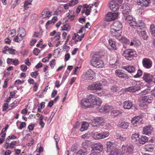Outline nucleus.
<instances>
[{
    "label": "nucleus",
    "instance_id": "13d9d810",
    "mask_svg": "<svg viewBox=\"0 0 155 155\" xmlns=\"http://www.w3.org/2000/svg\"><path fill=\"white\" fill-rule=\"evenodd\" d=\"M77 144H74L72 146L71 151L73 152H75L77 150Z\"/></svg>",
    "mask_w": 155,
    "mask_h": 155
},
{
    "label": "nucleus",
    "instance_id": "4468645a",
    "mask_svg": "<svg viewBox=\"0 0 155 155\" xmlns=\"http://www.w3.org/2000/svg\"><path fill=\"white\" fill-rule=\"evenodd\" d=\"M121 11L124 15H128L130 12V9L128 4H124L121 8Z\"/></svg>",
    "mask_w": 155,
    "mask_h": 155
},
{
    "label": "nucleus",
    "instance_id": "6e6552de",
    "mask_svg": "<svg viewBox=\"0 0 155 155\" xmlns=\"http://www.w3.org/2000/svg\"><path fill=\"white\" fill-rule=\"evenodd\" d=\"M142 117L140 116H136L133 118L131 120V122L134 127L141 124L143 123Z\"/></svg>",
    "mask_w": 155,
    "mask_h": 155
},
{
    "label": "nucleus",
    "instance_id": "37998d69",
    "mask_svg": "<svg viewBox=\"0 0 155 155\" xmlns=\"http://www.w3.org/2000/svg\"><path fill=\"white\" fill-rule=\"evenodd\" d=\"M31 3L30 2H29L28 1H25V2L24 7L25 9H27L29 8L28 5H31Z\"/></svg>",
    "mask_w": 155,
    "mask_h": 155
},
{
    "label": "nucleus",
    "instance_id": "3c124183",
    "mask_svg": "<svg viewBox=\"0 0 155 155\" xmlns=\"http://www.w3.org/2000/svg\"><path fill=\"white\" fill-rule=\"evenodd\" d=\"M17 137L14 135H12L8 136V137L6 138V141L7 142L8 141H9L10 139L14 140L17 139Z\"/></svg>",
    "mask_w": 155,
    "mask_h": 155
},
{
    "label": "nucleus",
    "instance_id": "20e7f679",
    "mask_svg": "<svg viewBox=\"0 0 155 155\" xmlns=\"http://www.w3.org/2000/svg\"><path fill=\"white\" fill-rule=\"evenodd\" d=\"M123 0H113L110 3L109 7L113 12L117 11L119 8V6L122 4Z\"/></svg>",
    "mask_w": 155,
    "mask_h": 155
},
{
    "label": "nucleus",
    "instance_id": "a18cd8bd",
    "mask_svg": "<svg viewBox=\"0 0 155 155\" xmlns=\"http://www.w3.org/2000/svg\"><path fill=\"white\" fill-rule=\"evenodd\" d=\"M78 3V0H72L71 2L68 3L70 4V7H73Z\"/></svg>",
    "mask_w": 155,
    "mask_h": 155
},
{
    "label": "nucleus",
    "instance_id": "680f3d73",
    "mask_svg": "<svg viewBox=\"0 0 155 155\" xmlns=\"http://www.w3.org/2000/svg\"><path fill=\"white\" fill-rule=\"evenodd\" d=\"M69 25L68 24L64 25L63 27H62V30L63 31H68Z\"/></svg>",
    "mask_w": 155,
    "mask_h": 155
},
{
    "label": "nucleus",
    "instance_id": "a211bd4d",
    "mask_svg": "<svg viewBox=\"0 0 155 155\" xmlns=\"http://www.w3.org/2000/svg\"><path fill=\"white\" fill-rule=\"evenodd\" d=\"M122 25L121 22L116 21L114 22L110 27V28L116 29H122Z\"/></svg>",
    "mask_w": 155,
    "mask_h": 155
},
{
    "label": "nucleus",
    "instance_id": "9b49d317",
    "mask_svg": "<svg viewBox=\"0 0 155 155\" xmlns=\"http://www.w3.org/2000/svg\"><path fill=\"white\" fill-rule=\"evenodd\" d=\"M115 74L117 76L126 80L129 79V77L127 74L125 73L120 70H116L115 71Z\"/></svg>",
    "mask_w": 155,
    "mask_h": 155
},
{
    "label": "nucleus",
    "instance_id": "7c9ffc66",
    "mask_svg": "<svg viewBox=\"0 0 155 155\" xmlns=\"http://www.w3.org/2000/svg\"><path fill=\"white\" fill-rule=\"evenodd\" d=\"M148 140V138L147 137L145 136H142L140 138L139 143L141 144H144L147 142Z\"/></svg>",
    "mask_w": 155,
    "mask_h": 155
},
{
    "label": "nucleus",
    "instance_id": "4c0bfd02",
    "mask_svg": "<svg viewBox=\"0 0 155 155\" xmlns=\"http://www.w3.org/2000/svg\"><path fill=\"white\" fill-rule=\"evenodd\" d=\"M87 125L88 124L87 123L84 122L82 124L81 127L80 129V130L83 132L87 130Z\"/></svg>",
    "mask_w": 155,
    "mask_h": 155
},
{
    "label": "nucleus",
    "instance_id": "bf43d9fd",
    "mask_svg": "<svg viewBox=\"0 0 155 155\" xmlns=\"http://www.w3.org/2000/svg\"><path fill=\"white\" fill-rule=\"evenodd\" d=\"M35 127V125L34 124H30L29 125L28 127V128L30 130L29 131L33 130L34 129Z\"/></svg>",
    "mask_w": 155,
    "mask_h": 155
},
{
    "label": "nucleus",
    "instance_id": "c756f323",
    "mask_svg": "<svg viewBox=\"0 0 155 155\" xmlns=\"http://www.w3.org/2000/svg\"><path fill=\"white\" fill-rule=\"evenodd\" d=\"M129 126V123L126 121L122 122L118 124L119 127L124 129H127Z\"/></svg>",
    "mask_w": 155,
    "mask_h": 155
},
{
    "label": "nucleus",
    "instance_id": "58836bf2",
    "mask_svg": "<svg viewBox=\"0 0 155 155\" xmlns=\"http://www.w3.org/2000/svg\"><path fill=\"white\" fill-rule=\"evenodd\" d=\"M87 152L86 150H80L77 152L76 155H87Z\"/></svg>",
    "mask_w": 155,
    "mask_h": 155
},
{
    "label": "nucleus",
    "instance_id": "b1692460",
    "mask_svg": "<svg viewBox=\"0 0 155 155\" xmlns=\"http://www.w3.org/2000/svg\"><path fill=\"white\" fill-rule=\"evenodd\" d=\"M123 68L130 73H134L135 71V68L133 66L127 65L123 67Z\"/></svg>",
    "mask_w": 155,
    "mask_h": 155
},
{
    "label": "nucleus",
    "instance_id": "c9c22d12",
    "mask_svg": "<svg viewBox=\"0 0 155 155\" xmlns=\"http://www.w3.org/2000/svg\"><path fill=\"white\" fill-rule=\"evenodd\" d=\"M121 114H122V112L119 110H115L111 111V115L112 116L115 117Z\"/></svg>",
    "mask_w": 155,
    "mask_h": 155
},
{
    "label": "nucleus",
    "instance_id": "864d4df0",
    "mask_svg": "<svg viewBox=\"0 0 155 155\" xmlns=\"http://www.w3.org/2000/svg\"><path fill=\"white\" fill-rule=\"evenodd\" d=\"M38 74V71H36L35 72H32L31 74V75L32 77L34 78H36Z\"/></svg>",
    "mask_w": 155,
    "mask_h": 155
},
{
    "label": "nucleus",
    "instance_id": "4d7b16f0",
    "mask_svg": "<svg viewBox=\"0 0 155 155\" xmlns=\"http://www.w3.org/2000/svg\"><path fill=\"white\" fill-rule=\"evenodd\" d=\"M23 39H21L18 36H16L13 39V41L15 42L20 43Z\"/></svg>",
    "mask_w": 155,
    "mask_h": 155
},
{
    "label": "nucleus",
    "instance_id": "9d476101",
    "mask_svg": "<svg viewBox=\"0 0 155 155\" xmlns=\"http://www.w3.org/2000/svg\"><path fill=\"white\" fill-rule=\"evenodd\" d=\"M104 119L102 117H98L93 120L92 122L93 126L98 127L103 125L104 122Z\"/></svg>",
    "mask_w": 155,
    "mask_h": 155
},
{
    "label": "nucleus",
    "instance_id": "aec40b11",
    "mask_svg": "<svg viewBox=\"0 0 155 155\" xmlns=\"http://www.w3.org/2000/svg\"><path fill=\"white\" fill-rule=\"evenodd\" d=\"M84 34H82L81 35L79 36L77 33H75L72 37V39L75 41L76 44L77 42L78 41H81L84 37Z\"/></svg>",
    "mask_w": 155,
    "mask_h": 155
},
{
    "label": "nucleus",
    "instance_id": "09e8293b",
    "mask_svg": "<svg viewBox=\"0 0 155 155\" xmlns=\"http://www.w3.org/2000/svg\"><path fill=\"white\" fill-rule=\"evenodd\" d=\"M124 17L125 18L126 20L127 21H132V17L129 14L124 15Z\"/></svg>",
    "mask_w": 155,
    "mask_h": 155
},
{
    "label": "nucleus",
    "instance_id": "2eb2a0df",
    "mask_svg": "<svg viewBox=\"0 0 155 155\" xmlns=\"http://www.w3.org/2000/svg\"><path fill=\"white\" fill-rule=\"evenodd\" d=\"M153 128L150 126H147L143 127L142 133L143 134L149 136L151 134Z\"/></svg>",
    "mask_w": 155,
    "mask_h": 155
},
{
    "label": "nucleus",
    "instance_id": "cd10ccee",
    "mask_svg": "<svg viewBox=\"0 0 155 155\" xmlns=\"http://www.w3.org/2000/svg\"><path fill=\"white\" fill-rule=\"evenodd\" d=\"M111 109L110 107L108 105H105L99 109V111L101 113H105L108 112Z\"/></svg>",
    "mask_w": 155,
    "mask_h": 155
},
{
    "label": "nucleus",
    "instance_id": "de8ad7c7",
    "mask_svg": "<svg viewBox=\"0 0 155 155\" xmlns=\"http://www.w3.org/2000/svg\"><path fill=\"white\" fill-rule=\"evenodd\" d=\"M56 64L55 60L54 59L52 60L49 62V64L51 69H53Z\"/></svg>",
    "mask_w": 155,
    "mask_h": 155
},
{
    "label": "nucleus",
    "instance_id": "5fc2aeb1",
    "mask_svg": "<svg viewBox=\"0 0 155 155\" xmlns=\"http://www.w3.org/2000/svg\"><path fill=\"white\" fill-rule=\"evenodd\" d=\"M118 87L115 85L112 86L110 87L111 90L113 92H116L117 91Z\"/></svg>",
    "mask_w": 155,
    "mask_h": 155
},
{
    "label": "nucleus",
    "instance_id": "0e129e2a",
    "mask_svg": "<svg viewBox=\"0 0 155 155\" xmlns=\"http://www.w3.org/2000/svg\"><path fill=\"white\" fill-rule=\"evenodd\" d=\"M11 48H9L8 46H6L4 48V50L2 51V53L4 54H6V51L10 50Z\"/></svg>",
    "mask_w": 155,
    "mask_h": 155
},
{
    "label": "nucleus",
    "instance_id": "8fccbe9b",
    "mask_svg": "<svg viewBox=\"0 0 155 155\" xmlns=\"http://www.w3.org/2000/svg\"><path fill=\"white\" fill-rule=\"evenodd\" d=\"M137 21L132 20L130 22H129V25L130 26L136 28Z\"/></svg>",
    "mask_w": 155,
    "mask_h": 155
},
{
    "label": "nucleus",
    "instance_id": "7ed1b4c3",
    "mask_svg": "<svg viewBox=\"0 0 155 155\" xmlns=\"http://www.w3.org/2000/svg\"><path fill=\"white\" fill-rule=\"evenodd\" d=\"M123 55L127 60L130 61L137 56L136 52L133 49H127L123 52Z\"/></svg>",
    "mask_w": 155,
    "mask_h": 155
},
{
    "label": "nucleus",
    "instance_id": "f3484780",
    "mask_svg": "<svg viewBox=\"0 0 155 155\" xmlns=\"http://www.w3.org/2000/svg\"><path fill=\"white\" fill-rule=\"evenodd\" d=\"M51 12L50 11L48 8H45L41 12V17L43 18H45L47 17L51 16Z\"/></svg>",
    "mask_w": 155,
    "mask_h": 155
},
{
    "label": "nucleus",
    "instance_id": "f704fd0d",
    "mask_svg": "<svg viewBox=\"0 0 155 155\" xmlns=\"http://www.w3.org/2000/svg\"><path fill=\"white\" fill-rule=\"evenodd\" d=\"M134 147L132 144L127 146L126 147V152L131 154L133 152Z\"/></svg>",
    "mask_w": 155,
    "mask_h": 155
},
{
    "label": "nucleus",
    "instance_id": "79ce46f5",
    "mask_svg": "<svg viewBox=\"0 0 155 155\" xmlns=\"http://www.w3.org/2000/svg\"><path fill=\"white\" fill-rule=\"evenodd\" d=\"M143 72L142 70L140 69H138L137 74L134 76L135 78H138L140 77L142 75Z\"/></svg>",
    "mask_w": 155,
    "mask_h": 155
},
{
    "label": "nucleus",
    "instance_id": "e433bc0d",
    "mask_svg": "<svg viewBox=\"0 0 155 155\" xmlns=\"http://www.w3.org/2000/svg\"><path fill=\"white\" fill-rule=\"evenodd\" d=\"M139 1L138 3H140L141 5L147 7L149 4V0H139Z\"/></svg>",
    "mask_w": 155,
    "mask_h": 155
},
{
    "label": "nucleus",
    "instance_id": "49530a36",
    "mask_svg": "<svg viewBox=\"0 0 155 155\" xmlns=\"http://www.w3.org/2000/svg\"><path fill=\"white\" fill-rule=\"evenodd\" d=\"M101 133V136L102 137V138H103V139L107 137L109 135V133L108 131L103 132Z\"/></svg>",
    "mask_w": 155,
    "mask_h": 155
},
{
    "label": "nucleus",
    "instance_id": "ea45409f",
    "mask_svg": "<svg viewBox=\"0 0 155 155\" xmlns=\"http://www.w3.org/2000/svg\"><path fill=\"white\" fill-rule=\"evenodd\" d=\"M150 31L151 35L155 37V26L154 25H151L150 26Z\"/></svg>",
    "mask_w": 155,
    "mask_h": 155
},
{
    "label": "nucleus",
    "instance_id": "6ab92c4d",
    "mask_svg": "<svg viewBox=\"0 0 155 155\" xmlns=\"http://www.w3.org/2000/svg\"><path fill=\"white\" fill-rule=\"evenodd\" d=\"M123 106L125 109L129 110L132 107L133 103L130 101H126L123 102Z\"/></svg>",
    "mask_w": 155,
    "mask_h": 155
},
{
    "label": "nucleus",
    "instance_id": "e2e57ef3",
    "mask_svg": "<svg viewBox=\"0 0 155 155\" xmlns=\"http://www.w3.org/2000/svg\"><path fill=\"white\" fill-rule=\"evenodd\" d=\"M21 70L23 71H26L27 69V67L25 64H22L20 66Z\"/></svg>",
    "mask_w": 155,
    "mask_h": 155
},
{
    "label": "nucleus",
    "instance_id": "4be33fe9",
    "mask_svg": "<svg viewBox=\"0 0 155 155\" xmlns=\"http://www.w3.org/2000/svg\"><path fill=\"white\" fill-rule=\"evenodd\" d=\"M153 98L151 95L145 96L142 97V101L144 102L149 104L152 102Z\"/></svg>",
    "mask_w": 155,
    "mask_h": 155
},
{
    "label": "nucleus",
    "instance_id": "473e14b6",
    "mask_svg": "<svg viewBox=\"0 0 155 155\" xmlns=\"http://www.w3.org/2000/svg\"><path fill=\"white\" fill-rule=\"evenodd\" d=\"M94 85H95V90L100 91H101L103 88L102 86H101L100 83L98 82H94Z\"/></svg>",
    "mask_w": 155,
    "mask_h": 155
},
{
    "label": "nucleus",
    "instance_id": "a19ab883",
    "mask_svg": "<svg viewBox=\"0 0 155 155\" xmlns=\"http://www.w3.org/2000/svg\"><path fill=\"white\" fill-rule=\"evenodd\" d=\"M18 122H19V121L18 120L16 122V124H17V126H18ZM26 123L25 122H21V123L20 126L19 127H18L19 129L21 130L23 128L25 127H26Z\"/></svg>",
    "mask_w": 155,
    "mask_h": 155
},
{
    "label": "nucleus",
    "instance_id": "0eeeda50",
    "mask_svg": "<svg viewBox=\"0 0 155 155\" xmlns=\"http://www.w3.org/2000/svg\"><path fill=\"white\" fill-rule=\"evenodd\" d=\"M91 150L94 151L98 153L101 152L103 150V145L100 143H94L91 145Z\"/></svg>",
    "mask_w": 155,
    "mask_h": 155
},
{
    "label": "nucleus",
    "instance_id": "412c9836",
    "mask_svg": "<svg viewBox=\"0 0 155 155\" xmlns=\"http://www.w3.org/2000/svg\"><path fill=\"white\" fill-rule=\"evenodd\" d=\"M137 33L142 37L144 40H147V39L148 36L144 29L138 30L137 31Z\"/></svg>",
    "mask_w": 155,
    "mask_h": 155
},
{
    "label": "nucleus",
    "instance_id": "774afa93",
    "mask_svg": "<svg viewBox=\"0 0 155 155\" xmlns=\"http://www.w3.org/2000/svg\"><path fill=\"white\" fill-rule=\"evenodd\" d=\"M150 89H145L141 92V94L142 95H145L148 93L149 92Z\"/></svg>",
    "mask_w": 155,
    "mask_h": 155
},
{
    "label": "nucleus",
    "instance_id": "c85d7f7f",
    "mask_svg": "<svg viewBox=\"0 0 155 155\" xmlns=\"http://www.w3.org/2000/svg\"><path fill=\"white\" fill-rule=\"evenodd\" d=\"M144 147L146 151L151 152L153 150L154 145L153 143H149L145 145Z\"/></svg>",
    "mask_w": 155,
    "mask_h": 155
},
{
    "label": "nucleus",
    "instance_id": "393cba45",
    "mask_svg": "<svg viewBox=\"0 0 155 155\" xmlns=\"http://www.w3.org/2000/svg\"><path fill=\"white\" fill-rule=\"evenodd\" d=\"M118 39L122 43L127 45H129L130 43V41L127 37L122 36L120 37Z\"/></svg>",
    "mask_w": 155,
    "mask_h": 155
},
{
    "label": "nucleus",
    "instance_id": "f8f14e48",
    "mask_svg": "<svg viewBox=\"0 0 155 155\" xmlns=\"http://www.w3.org/2000/svg\"><path fill=\"white\" fill-rule=\"evenodd\" d=\"M111 35L116 38L118 39L121 36L122 33V29H116L110 28Z\"/></svg>",
    "mask_w": 155,
    "mask_h": 155
},
{
    "label": "nucleus",
    "instance_id": "f257e3e1",
    "mask_svg": "<svg viewBox=\"0 0 155 155\" xmlns=\"http://www.w3.org/2000/svg\"><path fill=\"white\" fill-rule=\"evenodd\" d=\"M101 100L94 95L90 94L87 96L86 99H82L81 101V107L84 109L94 107V105L100 106L102 103Z\"/></svg>",
    "mask_w": 155,
    "mask_h": 155
},
{
    "label": "nucleus",
    "instance_id": "f03ea898",
    "mask_svg": "<svg viewBox=\"0 0 155 155\" xmlns=\"http://www.w3.org/2000/svg\"><path fill=\"white\" fill-rule=\"evenodd\" d=\"M104 56V55L103 54L101 55L97 54L94 55L91 61L92 65L98 68H102L104 66V62L100 60L99 58H102Z\"/></svg>",
    "mask_w": 155,
    "mask_h": 155
},
{
    "label": "nucleus",
    "instance_id": "6e6d98bb",
    "mask_svg": "<svg viewBox=\"0 0 155 155\" xmlns=\"http://www.w3.org/2000/svg\"><path fill=\"white\" fill-rule=\"evenodd\" d=\"M95 85H94V82L92 84L88 86L87 89L88 90H95Z\"/></svg>",
    "mask_w": 155,
    "mask_h": 155
},
{
    "label": "nucleus",
    "instance_id": "603ef678",
    "mask_svg": "<svg viewBox=\"0 0 155 155\" xmlns=\"http://www.w3.org/2000/svg\"><path fill=\"white\" fill-rule=\"evenodd\" d=\"M40 52V50L37 48H35L33 51L34 54L36 56L38 55Z\"/></svg>",
    "mask_w": 155,
    "mask_h": 155
},
{
    "label": "nucleus",
    "instance_id": "052dcab7",
    "mask_svg": "<svg viewBox=\"0 0 155 155\" xmlns=\"http://www.w3.org/2000/svg\"><path fill=\"white\" fill-rule=\"evenodd\" d=\"M19 33L23 35V36H25L26 35V31L25 29L22 28L21 30L19 31Z\"/></svg>",
    "mask_w": 155,
    "mask_h": 155
},
{
    "label": "nucleus",
    "instance_id": "338daca9",
    "mask_svg": "<svg viewBox=\"0 0 155 155\" xmlns=\"http://www.w3.org/2000/svg\"><path fill=\"white\" fill-rule=\"evenodd\" d=\"M54 138L55 140L56 143H58L59 140V137L57 134H55Z\"/></svg>",
    "mask_w": 155,
    "mask_h": 155
},
{
    "label": "nucleus",
    "instance_id": "1a4fd4ad",
    "mask_svg": "<svg viewBox=\"0 0 155 155\" xmlns=\"http://www.w3.org/2000/svg\"><path fill=\"white\" fill-rule=\"evenodd\" d=\"M85 77L88 80L94 81L95 80V72L92 70L89 69L86 72Z\"/></svg>",
    "mask_w": 155,
    "mask_h": 155
},
{
    "label": "nucleus",
    "instance_id": "2f4dec72",
    "mask_svg": "<svg viewBox=\"0 0 155 155\" xmlns=\"http://www.w3.org/2000/svg\"><path fill=\"white\" fill-rule=\"evenodd\" d=\"M108 43L111 47L114 49L116 50L117 49V47L116 45V42L112 39L110 38L108 40Z\"/></svg>",
    "mask_w": 155,
    "mask_h": 155
},
{
    "label": "nucleus",
    "instance_id": "72a5a7b5",
    "mask_svg": "<svg viewBox=\"0 0 155 155\" xmlns=\"http://www.w3.org/2000/svg\"><path fill=\"white\" fill-rule=\"evenodd\" d=\"M110 155H121V152L119 150L114 149L113 150L110 151Z\"/></svg>",
    "mask_w": 155,
    "mask_h": 155
},
{
    "label": "nucleus",
    "instance_id": "a878e982",
    "mask_svg": "<svg viewBox=\"0 0 155 155\" xmlns=\"http://www.w3.org/2000/svg\"><path fill=\"white\" fill-rule=\"evenodd\" d=\"M107 152H109L113 149L115 145V143L108 141L107 143Z\"/></svg>",
    "mask_w": 155,
    "mask_h": 155
},
{
    "label": "nucleus",
    "instance_id": "69168bd1",
    "mask_svg": "<svg viewBox=\"0 0 155 155\" xmlns=\"http://www.w3.org/2000/svg\"><path fill=\"white\" fill-rule=\"evenodd\" d=\"M101 133H97L96 134L95 136V138H96L98 139H102L103 138H102V136H101Z\"/></svg>",
    "mask_w": 155,
    "mask_h": 155
},
{
    "label": "nucleus",
    "instance_id": "39448f33",
    "mask_svg": "<svg viewBox=\"0 0 155 155\" xmlns=\"http://www.w3.org/2000/svg\"><path fill=\"white\" fill-rule=\"evenodd\" d=\"M143 80L148 84L147 85V86L148 87H150V84L152 82V79H153V75L150 73L144 72L143 73Z\"/></svg>",
    "mask_w": 155,
    "mask_h": 155
},
{
    "label": "nucleus",
    "instance_id": "423d86ee",
    "mask_svg": "<svg viewBox=\"0 0 155 155\" xmlns=\"http://www.w3.org/2000/svg\"><path fill=\"white\" fill-rule=\"evenodd\" d=\"M118 15V13L117 12H108L105 17V20L107 21H114L117 18Z\"/></svg>",
    "mask_w": 155,
    "mask_h": 155
},
{
    "label": "nucleus",
    "instance_id": "5701e85b",
    "mask_svg": "<svg viewBox=\"0 0 155 155\" xmlns=\"http://www.w3.org/2000/svg\"><path fill=\"white\" fill-rule=\"evenodd\" d=\"M138 134H133L131 136L132 142L133 143H139L140 138Z\"/></svg>",
    "mask_w": 155,
    "mask_h": 155
},
{
    "label": "nucleus",
    "instance_id": "bb28decb",
    "mask_svg": "<svg viewBox=\"0 0 155 155\" xmlns=\"http://www.w3.org/2000/svg\"><path fill=\"white\" fill-rule=\"evenodd\" d=\"M140 90V87L137 84L133 86L129 87L127 88V90L128 91L131 92H135Z\"/></svg>",
    "mask_w": 155,
    "mask_h": 155
},
{
    "label": "nucleus",
    "instance_id": "ddd939ff",
    "mask_svg": "<svg viewBox=\"0 0 155 155\" xmlns=\"http://www.w3.org/2000/svg\"><path fill=\"white\" fill-rule=\"evenodd\" d=\"M142 63L143 67L146 69H149L152 66V61L148 58H144L142 60Z\"/></svg>",
    "mask_w": 155,
    "mask_h": 155
},
{
    "label": "nucleus",
    "instance_id": "dca6fc26",
    "mask_svg": "<svg viewBox=\"0 0 155 155\" xmlns=\"http://www.w3.org/2000/svg\"><path fill=\"white\" fill-rule=\"evenodd\" d=\"M145 24L143 20H139L137 22L136 28V31L138 30H141L144 29L145 28Z\"/></svg>",
    "mask_w": 155,
    "mask_h": 155
},
{
    "label": "nucleus",
    "instance_id": "c03bdc74",
    "mask_svg": "<svg viewBox=\"0 0 155 155\" xmlns=\"http://www.w3.org/2000/svg\"><path fill=\"white\" fill-rule=\"evenodd\" d=\"M132 41L134 44L135 45H139L140 44V41L137 38H133Z\"/></svg>",
    "mask_w": 155,
    "mask_h": 155
}]
</instances>
